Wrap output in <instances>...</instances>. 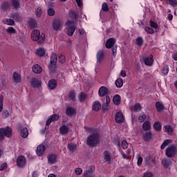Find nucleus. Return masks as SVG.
Here are the masks:
<instances>
[{
	"instance_id": "nucleus-1",
	"label": "nucleus",
	"mask_w": 177,
	"mask_h": 177,
	"mask_svg": "<svg viewBox=\"0 0 177 177\" xmlns=\"http://www.w3.org/2000/svg\"><path fill=\"white\" fill-rule=\"evenodd\" d=\"M84 129L86 130L88 133H92L87 137V146H89L90 147H96V146L100 143V135L96 131V129L93 127L84 126Z\"/></svg>"
},
{
	"instance_id": "nucleus-2",
	"label": "nucleus",
	"mask_w": 177,
	"mask_h": 177,
	"mask_svg": "<svg viewBox=\"0 0 177 177\" xmlns=\"http://www.w3.org/2000/svg\"><path fill=\"white\" fill-rule=\"evenodd\" d=\"M32 41H37L39 45H42L45 41V35L42 33L39 30H34L32 32Z\"/></svg>"
},
{
	"instance_id": "nucleus-3",
	"label": "nucleus",
	"mask_w": 177,
	"mask_h": 177,
	"mask_svg": "<svg viewBox=\"0 0 177 177\" xmlns=\"http://www.w3.org/2000/svg\"><path fill=\"white\" fill-rule=\"evenodd\" d=\"M177 154V147L174 145H169L165 149V155L168 158H174Z\"/></svg>"
},
{
	"instance_id": "nucleus-4",
	"label": "nucleus",
	"mask_w": 177,
	"mask_h": 177,
	"mask_svg": "<svg viewBox=\"0 0 177 177\" xmlns=\"http://www.w3.org/2000/svg\"><path fill=\"white\" fill-rule=\"evenodd\" d=\"M66 34L69 35V37H72L74 32H75V30L77 28V26L75 25V22L74 21H67L66 23Z\"/></svg>"
},
{
	"instance_id": "nucleus-5",
	"label": "nucleus",
	"mask_w": 177,
	"mask_h": 177,
	"mask_svg": "<svg viewBox=\"0 0 177 177\" xmlns=\"http://www.w3.org/2000/svg\"><path fill=\"white\" fill-rule=\"evenodd\" d=\"M10 138L12 136V129L10 127L0 129V140H3V138Z\"/></svg>"
},
{
	"instance_id": "nucleus-6",
	"label": "nucleus",
	"mask_w": 177,
	"mask_h": 177,
	"mask_svg": "<svg viewBox=\"0 0 177 177\" xmlns=\"http://www.w3.org/2000/svg\"><path fill=\"white\" fill-rule=\"evenodd\" d=\"M52 26L54 31H59L63 28V21L59 19H55L53 21Z\"/></svg>"
},
{
	"instance_id": "nucleus-7",
	"label": "nucleus",
	"mask_w": 177,
	"mask_h": 177,
	"mask_svg": "<svg viewBox=\"0 0 177 177\" xmlns=\"http://www.w3.org/2000/svg\"><path fill=\"white\" fill-rule=\"evenodd\" d=\"M30 84L32 88H34L35 89H39V88H41L42 85L41 80L35 77L32 78Z\"/></svg>"
},
{
	"instance_id": "nucleus-8",
	"label": "nucleus",
	"mask_w": 177,
	"mask_h": 177,
	"mask_svg": "<svg viewBox=\"0 0 177 177\" xmlns=\"http://www.w3.org/2000/svg\"><path fill=\"white\" fill-rule=\"evenodd\" d=\"M26 157L20 156L17 159V165L19 168H23L26 165Z\"/></svg>"
},
{
	"instance_id": "nucleus-9",
	"label": "nucleus",
	"mask_w": 177,
	"mask_h": 177,
	"mask_svg": "<svg viewBox=\"0 0 177 177\" xmlns=\"http://www.w3.org/2000/svg\"><path fill=\"white\" fill-rule=\"evenodd\" d=\"M115 120L118 124H121L123 122L125 119L124 118V114H122V112L119 111L116 113Z\"/></svg>"
},
{
	"instance_id": "nucleus-10",
	"label": "nucleus",
	"mask_w": 177,
	"mask_h": 177,
	"mask_svg": "<svg viewBox=\"0 0 177 177\" xmlns=\"http://www.w3.org/2000/svg\"><path fill=\"white\" fill-rule=\"evenodd\" d=\"M96 59L97 64H100V63H102V60L104 59V51H103V50H100L97 51Z\"/></svg>"
},
{
	"instance_id": "nucleus-11",
	"label": "nucleus",
	"mask_w": 177,
	"mask_h": 177,
	"mask_svg": "<svg viewBox=\"0 0 177 177\" xmlns=\"http://www.w3.org/2000/svg\"><path fill=\"white\" fill-rule=\"evenodd\" d=\"M107 93H109V90L106 86H102L99 88L98 95L100 97H103V96H106Z\"/></svg>"
},
{
	"instance_id": "nucleus-12",
	"label": "nucleus",
	"mask_w": 177,
	"mask_h": 177,
	"mask_svg": "<svg viewBox=\"0 0 177 177\" xmlns=\"http://www.w3.org/2000/svg\"><path fill=\"white\" fill-rule=\"evenodd\" d=\"M151 138H153L151 131H147L142 134V140H144V142H150Z\"/></svg>"
},
{
	"instance_id": "nucleus-13",
	"label": "nucleus",
	"mask_w": 177,
	"mask_h": 177,
	"mask_svg": "<svg viewBox=\"0 0 177 177\" xmlns=\"http://www.w3.org/2000/svg\"><path fill=\"white\" fill-rule=\"evenodd\" d=\"M172 161L174 159L164 158L162 160V164L165 168H169L172 165Z\"/></svg>"
},
{
	"instance_id": "nucleus-14",
	"label": "nucleus",
	"mask_w": 177,
	"mask_h": 177,
	"mask_svg": "<svg viewBox=\"0 0 177 177\" xmlns=\"http://www.w3.org/2000/svg\"><path fill=\"white\" fill-rule=\"evenodd\" d=\"M12 80L15 84H20V82H21V76L19 73L14 72L12 74Z\"/></svg>"
},
{
	"instance_id": "nucleus-15",
	"label": "nucleus",
	"mask_w": 177,
	"mask_h": 177,
	"mask_svg": "<svg viewBox=\"0 0 177 177\" xmlns=\"http://www.w3.org/2000/svg\"><path fill=\"white\" fill-rule=\"evenodd\" d=\"M48 158V164H55V162H56V161H57V158L56 157V155L55 154H49L47 156Z\"/></svg>"
},
{
	"instance_id": "nucleus-16",
	"label": "nucleus",
	"mask_w": 177,
	"mask_h": 177,
	"mask_svg": "<svg viewBox=\"0 0 177 177\" xmlns=\"http://www.w3.org/2000/svg\"><path fill=\"white\" fill-rule=\"evenodd\" d=\"M115 44V39L113 37L109 38L106 42V48H108V49H110L111 48H113V46H114Z\"/></svg>"
},
{
	"instance_id": "nucleus-17",
	"label": "nucleus",
	"mask_w": 177,
	"mask_h": 177,
	"mask_svg": "<svg viewBox=\"0 0 177 177\" xmlns=\"http://www.w3.org/2000/svg\"><path fill=\"white\" fill-rule=\"evenodd\" d=\"M75 109L73 107H68L66 109V114L68 115V117H73V115H75Z\"/></svg>"
},
{
	"instance_id": "nucleus-18",
	"label": "nucleus",
	"mask_w": 177,
	"mask_h": 177,
	"mask_svg": "<svg viewBox=\"0 0 177 177\" xmlns=\"http://www.w3.org/2000/svg\"><path fill=\"white\" fill-rule=\"evenodd\" d=\"M45 153V146L39 145L37 148V154L39 156H42Z\"/></svg>"
},
{
	"instance_id": "nucleus-19",
	"label": "nucleus",
	"mask_w": 177,
	"mask_h": 177,
	"mask_svg": "<svg viewBox=\"0 0 177 177\" xmlns=\"http://www.w3.org/2000/svg\"><path fill=\"white\" fill-rule=\"evenodd\" d=\"M68 131H70V129H68V126L67 125H62L59 128V132L61 135H66V133H68Z\"/></svg>"
},
{
	"instance_id": "nucleus-20",
	"label": "nucleus",
	"mask_w": 177,
	"mask_h": 177,
	"mask_svg": "<svg viewBox=\"0 0 177 177\" xmlns=\"http://www.w3.org/2000/svg\"><path fill=\"white\" fill-rule=\"evenodd\" d=\"M32 71L35 74H41L42 73V67L39 64H35L32 66Z\"/></svg>"
},
{
	"instance_id": "nucleus-21",
	"label": "nucleus",
	"mask_w": 177,
	"mask_h": 177,
	"mask_svg": "<svg viewBox=\"0 0 177 177\" xmlns=\"http://www.w3.org/2000/svg\"><path fill=\"white\" fill-rule=\"evenodd\" d=\"M59 120V115H51L46 121V125H50L52 121H57Z\"/></svg>"
},
{
	"instance_id": "nucleus-22",
	"label": "nucleus",
	"mask_w": 177,
	"mask_h": 177,
	"mask_svg": "<svg viewBox=\"0 0 177 177\" xmlns=\"http://www.w3.org/2000/svg\"><path fill=\"white\" fill-rule=\"evenodd\" d=\"M145 64L146 66H153V55L150 57H147L144 59Z\"/></svg>"
},
{
	"instance_id": "nucleus-23",
	"label": "nucleus",
	"mask_w": 177,
	"mask_h": 177,
	"mask_svg": "<svg viewBox=\"0 0 177 177\" xmlns=\"http://www.w3.org/2000/svg\"><path fill=\"white\" fill-rule=\"evenodd\" d=\"M50 64L53 66H55L56 63H57V55H56V53H53L50 56Z\"/></svg>"
},
{
	"instance_id": "nucleus-24",
	"label": "nucleus",
	"mask_w": 177,
	"mask_h": 177,
	"mask_svg": "<svg viewBox=\"0 0 177 177\" xmlns=\"http://www.w3.org/2000/svg\"><path fill=\"white\" fill-rule=\"evenodd\" d=\"M57 86V83L56 82L55 80H50L48 82V88L51 90H53Z\"/></svg>"
},
{
	"instance_id": "nucleus-25",
	"label": "nucleus",
	"mask_w": 177,
	"mask_h": 177,
	"mask_svg": "<svg viewBox=\"0 0 177 177\" xmlns=\"http://www.w3.org/2000/svg\"><path fill=\"white\" fill-rule=\"evenodd\" d=\"M21 136L26 139V138H28V129L27 127L22 128L21 129Z\"/></svg>"
},
{
	"instance_id": "nucleus-26",
	"label": "nucleus",
	"mask_w": 177,
	"mask_h": 177,
	"mask_svg": "<svg viewBox=\"0 0 177 177\" xmlns=\"http://www.w3.org/2000/svg\"><path fill=\"white\" fill-rule=\"evenodd\" d=\"M113 102L115 106H118V104L121 103V96L118 94H116L113 98Z\"/></svg>"
},
{
	"instance_id": "nucleus-27",
	"label": "nucleus",
	"mask_w": 177,
	"mask_h": 177,
	"mask_svg": "<svg viewBox=\"0 0 177 177\" xmlns=\"http://www.w3.org/2000/svg\"><path fill=\"white\" fill-rule=\"evenodd\" d=\"M142 129L143 131H150V129H151V124H150V122H144V123L142 124Z\"/></svg>"
},
{
	"instance_id": "nucleus-28",
	"label": "nucleus",
	"mask_w": 177,
	"mask_h": 177,
	"mask_svg": "<svg viewBox=\"0 0 177 177\" xmlns=\"http://www.w3.org/2000/svg\"><path fill=\"white\" fill-rule=\"evenodd\" d=\"M102 105L100 104V102H99V101H96L93 102L92 109L94 111H99Z\"/></svg>"
},
{
	"instance_id": "nucleus-29",
	"label": "nucleus",
	"mask_w": 177,
	"mask_h": 177,
	"mask_svg": "<svg viewBox=\"0 0 177 177\" xmlns=\"http://www.w3.org/2000/svg\"><path fill=\"white\" fill-rule=\"evenodd\" d=\"M10 19H13L15 21H20V15L17 12H12L9 15Z\"/></svg>"
},
{
	"instance_id": "nucleus-30",
	"label": "nucleus",
	"mask_w": 177,
	"mask_h": 177,
	"mask_svg": "<svg viewBox=\"0 0 177 177\" xmlns=\"http://www.w3.org/2000/svg\"><path fill=\"white\" fill-rule=\"evenodd\" d=\"M165 132L167 133V135H171L174 133V129L169 124H167L165 126Z\"/></svg>"
},
{
	"instance_id": "nucleus-31",
	"label": "nucleus",
	"mask_w": 177,
	"mask_h": 177,
	"mask_svg": "<svg viewBox=\"0 0 177 177\" xmlns=\"http://www.w3.org/2000/svg\"><path fill=\"white\" fill-rule=\"evenodd\" d=\"M83 176L84 177H93V169L90 168L88 170H86L84 172Z\"/></svg>"
},
{
	"instance_id": "nucleus-32",
	"label": "nucleus",
	"mask_w": 177,
	"mask_h": 177,
	"mask_svg": "<svg viewBox=\"0 0 177 177\" xmlns=\"http://www.w3.org/2000/svg\"><path fill=\"white\" fill-rule=\"evenodd\" d=\"M2 22L7 26H15V21L10 19H3Z\"/></svg>"
},
{
	"instance_id": "nucleus-33",
	"label": "nucleus",
	"mask_w": 177,
	"mask_h": 177,
	"mask_svg": "<svg viewBox=\"0 0 177 177\" xmlns=\"http://www.w3.org/2000/svg\"><path fill=\"white\" fill-rule=\"evenodd\" d=\"M86 97H88V95H86L84 92H82L78 95L79 101L81 102H85V100H86Z\"/></svg>"
},
{
	"instance_id": "nucleus-34",
	"label": "nucleus",
	"mask_w": 177,
	"mask_h": 177,
	"mask_svg": "<svg viewBox=\"0 0 177 177\" xmlns=\"http://www.w3.org/2000/svg\"><path fill=\"white\" fill-rule=\"evenodd\" d=\"M68 149L71 153H74V151L77 150V145L73 143L68 144Z\"/></svg>"
},
{
	"instance_id": "nucleus-35",
	"label": "nucleus",
	"mask_w": 177,
	"mask_h": 177,
	"mask_svg": "<svg viewBox=\"0 0 177 177\" xmlns=\"http://www.w3.org/2000/svg\"><path fill=\"white\" fill-rule=\"evenodd\" d=\"M46 50L44 48H40L36 50V53L38 56H44Z\"/></svg>"
},
{
	"instance_id": "nucleus-36",
	"label": "nucleus",
	"mask_w": 177,
	"mask_h": 177,
	"mask_svg": "<svg viewBox=\"0 0 177 177\" xmlns=\"http://www.w3.org/2000/svg\"><path fill=\"white\" fill-rule=\"evenodd\" d=\"M156 108L157 111H162V110H164V104L160 102H156Z\"/></svg>"
},
{
	"instance_id": "nucleus-37",
	"label": "nucleus",
	"mask_w": 177,
	"mask_h": 177,
	"mask_svg": "<svg viewBox=\"0 0 177 177\" xmlns=\"http://www.w3.org/2000/svg\"><path fill=\"white\" fill-rule=\"evenodd\" d=\"M104 160L105 161H108L109 162H110V161H111L110 153H109V151H105L104 152Z\"/></svg>"
},
{
	"instance_id": "nucleus-38",
	"label": "nucleus",
	"mask_w": 177,
	"mask_h": 177,
	"mask_svg": "<svg viewBox=\"0 0 177 177\" xmlns=\"http://www.w3.org/2000/svg\"><path fill=\"white\" fill-rule=\"evenodd\" d=\"M115 84L117 88H122V86L124 85V82L122 79L119 78L115 80Z\"/></svg>"
},
{
	"instance_id": "nucleus-39",
	"label": "nucleus",
	"mask_w": 177,
	"mask_h": 177,
	"mask_svg": "<svg viewBox=\"0 0 177 177\" xmlns=\"http://www.w3.org/2000/svg\"><path fill=\"white\" fill-rule=\"evenodd\" d=\"M153 129L156 132L161 131V123L160 122H156L153 124Z\"/></svg>"
},
{
	"instance_id": "nucleus-40",
	"label": "nucleus",
	"mask_w": 177,
	"mask_h": 177,
	"mask_svg": "<svg viewBox=\"0 0 177 177\" xmlns=\"http://www.w3.org/2000/svg\"><path fill=\"white\" fill-rule=\"evenodd\" d=\"M169 143H172V140H166L163 142V143L162 144V145L160 146V149L162 150H164V149H165V147L167 146H168V145H169Z\"/></svg>"
},
{
	"instance_id": "nucleus-41",
	"label": "nucleus",
	"mask_w": 177,
	"mask_h": 177,
	"mask_svg": "<svg viewBox=\"0 0 177 177\" xmlns=\"http://www.w3.org/2000/svg\"><path fill=\"white\" fill-rule=\"evenodd\" d=\"M136 44L137 46H140L143 45V38L142 37H138L136 39Z\"/></svg>"
},
{
	"instance_id": "nucleus-42",
	"label": "nucleus",
	"mask_w": 177,
	"mask_h": 177,
	"mask_svg": "<svg viewBox=\"0 0 177 177\" xmlns=\"http://www.w3.org/2000/svg\"><path fill=\"white\" fill-rule=\"evenodd\" d=\"M142 109V106H140V104H136L135 106L131 107L132 111H140Z\"/></svg>"
},
{
	"instance_id": "nucleus-43",
	"label": "nucleus",
	"mask_w": 177,
	"mask_h": 177,
	"mask_svg": "<svg viewBox=\"0 0 177 177\" xmlns=\"http://www.w3.org/2000/svg\"><path fill=\"white\" fill-rule=\"evenodd\" d=\"M6 32L10 35L16 34V29L12 26H10L6 29Z\"/></svg>"
},
{
	"instance_id": "nucleus-44",
	"label": "nucleus",
	"mask_w": 177,
	"mask_h": 177,
	"mask_svg": "<svg viewBox=\"0 0 177 177\" xmlns=\"http://www.w3.org/2000/svg\"><path fill=\"white\" fill-rule=\"evenodd\" d=\"M169 73V67L168 66H165L162 68V73L163 75H167Z\"/></svg>"
},
{
	"instance_id": "nucleus-45",
	"label": "nucleus",
	"mask_w": 177,
	"mask_h": 177,
	"mask_svg": "<svg viewBox=\"0 0 177 177\" xmlns=\"http://www.w3.org/2000/svg\"><path fill=\"white\" fill-rule=\"evenodd\" d=\"M11 5L15 9H17V8L20 6V4L19 3V1L17 0H11Z\"/></svg>"
},
{
	"instance_id": "nucleus-46",
	"label": "nucleus",
	"mask_w": 177,
	"mask_h": 177,
	"mask_svg": "<svg viewBox=\"0 0 177 177\" xmlns=\"http://www.w3.org/2000/svg\"><path fill=\"white\" fill-rule=\"evenodd\" d=\"M68 99H69V100L74 102V100H75V93H74L73 91L69 92Z\"/></svg>"
},
{
	"instance_id": "nucleus-47",
	"label": "nucleus",
	"mask_w": 177,
	"mask_h": 177,
	"mask_svg": "<svg viewBox=\"0 0 177 177\" xmlns=\"http://www.w3.org/2000/svg\"><path fill=\"white\" fill-rule=\"evenodd\" d=\"M146 120V115L145 113H141L138 117L139 122H145Z\"/></svg>"
},
{
	"instance_id": "nucleus-48",
	"label": "nucleus",
	"mask_w": 177,
	"mask_h": 177,
	"mask_svg": "<svg viewBox=\"0 0 177 177\" xmlns=\"http://www.w3.org/2000/svg\"><path fill=\"white\" fill-rule=\"evenodd\" d=\"M1 8L3 10H6L9 8V3L5 1L1 3Z\"/></svg>"
},
{
	"instance_id": "nucleus-49",
	"label": "nucleus",
	"mask_w": 177,
	"mask_h": 177,
	"mask_svg": "<svg viewBox=\"0 0 177 177\" xmlns=\"http://www.w3.org/2000/svg\"><path fill=\"white\" fill-rule=\"evenodd\" d=\"M149 24L151 27L153 28V30H157L158 28V25L157 24V23L153 21H150Z\"/></svg>"
},
{
	"instance_id": "nucleus-50",
	"label": "nucleus",
	"mask_w": 177,
	"mask_h": 177,
	"mask_svg": "<svg viewBox=\"0 0 177 177\" xmlns=\"http://www.w3.org/2000/svg\"><path fill=\"white\" fill-rule=\"evenodd\" d=\"M3 110V95H0V113Z\"/></svg>"
},
{
	"instance_id": "nucleus-51",
	"label": "nucleus",
	"mask_w": 177,
	"mask_h": 177,
	"mask_svg": "<svg viewBox=\"0 0 177 177\" xmlns=\"http://www.w3.org/2000/svg\"><path fill=\"white\" fill-rule=\"evenodd\" d=\"M145 31H146V32L148 34H154V30H153V28L146 27L145 28Z\"/></svg>"
},
{
	"instance_id": "nucleus-52",
	"label": "nucleus",
	"mask_w": 177,
	"mask_h": 177,
	"mask_svg": "<svg viewBox=\"0 0 177 177\" xmlns=\"http://www.w3.org/2000/svg\"><path fill=\"white\" fill-rule=\"evenodd\" d=\"M47 13L48 16H55V9L50 8L48 10Z\"/></svg>"
},
{
	"instance_id": "nucleus-53",
	"label": "nucleus",
	"mask_w": 177,
	"mask_h": 177,
	"mask_svg": "<svg viewBox=\"0 0 177 177\" xmlns=\"http://www.w3.org/2000/svg\"><path fill=\"white\" fill-rule=\"evenodd\" d=\"M102 9L104 12H107V10H109V6L107 5V3H102Z\"/></svg>"
},
{
	"instance_id": "nucleus-54",
	"label": "nucleus",
	"mask_w": 177,
	"mask_h": 177,
	"mask_svg": "<svg viewBox=\"0 0 177 177\" xmlns=\"http://www.w3.org/2000/svg\"><path fill=\"white\" fill-rule=\"evenodd\" d=\"M41 15H42V8H38L36 10V15L37 16V17H41Z\"/></svg>"
},
{
	"instance_id": "nucleus-55",
	"label": "nucleus",
	"mask_w": 177,
	"mask_h": 177,
	"mask_svg": "<svg viewBox=\"0 0 177 177\" xmlns=\"http://www.w3.org/2000/svg\"><path fill=\"white\" fill-rule=\"evenodd\" d=\"M121 146H122V149L125 150L126 149H128V142H127V141L124 140L122 142Z\"/></svg>"
},
{
	"instance_id": "nucleus-56",
	"label": "nucleus",
	"mask_w": 177,
	"mask_h": 177,
	"mask_svg": "<svg viewBox=\"0 0 177 177\" xmlns=\"http://www.w3.org/2000/svg\"><path fill=\"white\" fill-rule=\"evenodd\" d=\"M59 59L61 64H63V63H66V57L64 55H60L59 57Z\"/></svg>"
},
{
	"instance_id": "nucleus-57",
	"label": "nucleus",
	"mask_w": 177,
	"mask_h": 177,
	"mask_svg": "<svg viewBox=\"0 0 177 177\" xmlns=\"http://www.w3.org/2000/svg\"><path fill=\"white\" fill-rule=\"evenodd\" d=\"M169 5L171 6H176L177 1L176 0H167Z\"/></svg>"
},
{
	"instance_id": "nucleus-58",
	"label": "nucleus",
	"mask_w": 177,
	"mask_h": 177,
	"mask_svg": "<svg viewBox=\"0 0 177 177\" xmlns=\"http://www.w3.org/2000/svg\"><path fill=\"white\" fill-rule=\"evenodd\" d=\"M142 177H153V174L150 171H147L143 174Z\"/></svg>"
},
{
	"instance_id": "nucleus-59",
	"label": "nucleus",
	"mask_w": 177,
	"mask_h": 177,
	"mask_svg": "<svg viewBox=\"0 0 177 177\" xmlns=\"http://www.w3.org/2000/svg\"><path fill=\"white\" fill-rule=\"evenodd\" d=\"M76 175H81L82 174V168H76L75 170Z\"/></svg>"
},
{
	"instance_id": "nucleus-60",
	"label": "nucleus",
	"mask_w": 177,
	"mask_h": 177,
	"mask_svg": "<svg viewBox=\"0 0 177 177\" xmlns=\"http://www.w3.org/2000/svg\"><path fill=\"white\" fill-rule=\"evenodd\" d=\"M142 162H143V158L139 156L138 158V162H137L138 167H140V165H142Z\"/></svg>"
},
{
	"instance_id": "nucleus-61",
	"label": "nucleus",
	"mask_w": 177,
	"mask_h": 177,
	"mask_svg": "<svg viewBox=\"0 0 177 177\" xmlns=\"http://www.w3.org/2000/svg\"><path fill=\"white\" fill-rule=\"evenodd\" d=\"M109 106H110L109 104H106V103H104L103 105H102V110L104 111H106L107 110H109Z\"/></svg>"
},
{
	"instance_id": "nucleus-62",
	"label": "nucleus",
	"mask_w": 177,
	"mask_h": 177,
	"mask_svg": "<svg viewBox=\"0 0 177 177\" xmlns=\"http://www.w3.org/2000/svg\"><path fill=\"white\" fill-rule=\"evenodd\" d=\"M30 24L33 28H35V27H37V23L34 20L30 21Z\"/></svg>"
},
{
	"instance_id": "nucleus-63",
	"label": "nucleus",
	"mask_w": 177,
	"mask_h": 177,
	"mask_svg": "<svg viewBox=\"0 0 177 177\" xmlns=\"http://www.w3.org/2000/svg\"><path fill=\"white\" fill-rule=\"evenodd\" d=\"M3 117H5V118H8V117H9V115H10V113L8 111H4L3 112Z\"/></svg>"
},
{
	"instance_id": "nucleus-64",
	"label": "nucleus",
	"mask_w": 177,
	"mask_h": 177,
	"mask_svg": "<svg viewBox=\"0 0 177 177\" xmlns=\"http://www.w3.org/2000/svg\"><path fill=\"white\" fill-rule=\"evenodd\" d=\"M6 163H3L1 165H0V171H3V169H6Z\"/></svg>"
}]
</instances>
